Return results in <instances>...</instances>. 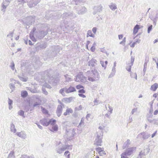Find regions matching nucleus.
Returning a JSON list of instances; mask_svg holds the SVG:
<instances>
[{"instance_id":"obj_1","label":"nucleus","mask_w":158,"mask_h":158,"mask_svg":"<svg viewBox=\"0 0 158 158\" xmlns=\"http://www.w3.org/2000/svg\"><path fill=\"white\" fill-rule=\"evenodd\" d=\"M51 72V70H47L44 72V77L45 81L48 82L50 84H53V83H56L59 81V79L56 76L50 77Z\"/></svg>"},{"instance_id":"obj_2","label":"nucleus","mask_w":158,"mask_h":158,"mask_svg":"<svg viewBox=\"0 0 158 158\" xmlns=\"http://www.w3.org/2000/svg\"><path fill=\"white\" fill-rule=\"evenodd\" d=\"M87 73H90V75L88 77V80L89 81L93 82L99 79V75L98 72L96 70H92L91 71H88Z\"/></svg>"},{"instance_id":"obj_3","label":"nucleus","mask_w":158,"mask_h":158,"mask_svg":"<svg viewBox=\"0 0 158 158\" xmlns=\"http://www.w3.org/2000/svg\"><path fill=\"white\" fill-rule=\"evenodd\" d=\"M46 26V24H42L41 25V29L38 31H36L35 33V36L40 39L43 38L48 33V30H44V28Z\"/></svg>"},{"instance_id":"obj_4","label":"nucleus","mask_w":158,"mask_h":158,"mask_svg":"<svg viewBox=\"0 0 158 158\" xmlns=\"http://www.w3.org/2000/svg\"><path fill=\"white\" fill-rule=\"evenodd\" d=\"M100 133V135L97 134L96 137L95 139L94 143V145L97 146H101L102 145V136L103 135V134L102 132V131Z\"/></svg>"},{"instance_id":"obj_5","label":"nucleus","mask_w":158,"mask_h":158,"mask_svg":"<svg viewBox=\"0 0 158 158\" xmlns=\"http://www.w3.org/2000/svg\"><path fill=\"white\" fill-rule=\"evenodd\" d=\"M74 8L79 15H83L85 13L87 10V9L85 6L81 7L79 9L77 6H75Z\"/></svg>"},{"instance_id":"obj_6","label":"nucleus","mask_w":158,"mask_h":158,"mask_svg":"<svg viewBox=\"0 0 158 158\" xmlns=\"http://www.w3.org/2000/svg\"><path fill=\"white\" fill-rule=\"evenodd\" d=\"M75 81L77 82L81 81L82 82H85L86 81V77L84 76L81 73L78 74L75 78Z\"/></svg>"},{"instance_id":"obj_7","label":"nucleus","mask_w":158,"mask_h":158,"mask_svg":"<svg viewBox=\"0 0 158 158\" xmlns=\"http://www.w3.org/2000/svg\"><path fill=\"white\" fill-rule=\"evenodd\" d=\"M60 51V47L58 46H53L51 52L52 55L54 57L56 56Z\"/></svg>"},{"instance_id":"obj_8","label":"nucleus","mask_w":158,"mask_h":158,"mask_svg":"<svg viewBox=\"0 0 158 158\" xmlns=\"http://www.w3.org/2000/svg\"><path fill=\"white\" fill-rule=\"evenodd\" d=\"M135 147H131L127 149L124 152L127 156H130L135 151Z\"/></svg>"},{"instance_id":"obj_9","label":"nucleus","mask_w":158,"mask_h":158,"mask_svg":"<svg viewBox=\"0 0 158 158\" xmlns=\"http://www.w3.org/2000/svg\"><path fill=\"white\" fill-rule=\"evenodd\" d=\"M134 58L132 56L131 57L130 63L128 64V66L126 68V69L128 72H131V66L133 65L134 61Z\"/></svg>"},{"instance_id":"obj_10","label":"nucleus","mask_w":158,"mask_h":158,"mask_svg":"<svg viewBox=\"0 0 158 158\" xmlns=\"http://www.w3.org/2000/svg\"><path fill=\"white\" fill-rule=\"evenodd\" d=\"M47 47V44L45 43H42L40 44H37L35 47L36 50H39L45 48Z\"/></svg>"},{"instance_id":"obj_11","label":"nucleus","mask_w":158,"mask_h":158,"mask_svg":"<svg viewBox=\"0 0 158 158\" xmlns=\"http://www.w3.org/2000/svg\"><path fill=\"white\" fill-rule=\"evenodd\" d=\"M63 110V108L61 105L58 106L56 110V114L57 116L59 117L60 116Z\"/></svg>"},{"instance_id":"obj_12","label":"nucleus","mask_w":158,"mask_h":158,"mask_svg":"<svg viewBox=\"0 0 158 158\" xmlns=\"http://www.w3.org/2000/svg\"><path fill=\"white\" fill-rule=\"evenodd\" d=\"M144 149L143 151H142L140 152L139 154L140 155H143V156H145L149 152L150 148L148 147H144Z\"/></svg>"},{"instance_id":"obj_13","label":"nucleus","mask_w":158,"mask_h":158,"mask_svg":"<svg viewBox=\"0 0 158 158\" xmlns=\"http://www.w3.org/2000/svg\"><path fill=\"white\" fill-rule=\"evenodd\" d=\"M16 135L21 138L25 139L27 138V135L24 131H21L19 132H17Z\"/></svg>"},{"instance_id":"obj_14","label":"nucleus","mask_w":158,"mask_h":158,"mask_svg":"<svg viewBox=\"0 0 158 158\" xmlns=\"http://www.w3.org/2000/svg\"><path fill=\"white\" fill-rule=\"evenodd\" d=\"M139 135H142V138L143 139H148L151 136L150 134L146 132H142Z\"/></svg>"},{"instance_id":"obj_15","label":"nucleus","mask_w":158,"mask_h":158,"mask_svg":"<svg viewBox=\"0 0 158 158\" xmlns=\"http://www.w3.org/2000/svg\"><path fill=\"white\" fill-rule=\"evenodd\" d=\"M65 88L66 89V93L67 94L74 92L76 90L75 88L72 86H70L69 88L66 87Z\"/></svg>"},{"instance_id":"obj_16","label":"nucleus","mask_w":158,"mask_h":158,"mask_svg":"<svg viewBox=\"0 0 158 158\" xmlns=\"http://www.w3.org/2000/svg\"><path fill=\"white\" fill-rule=\"evenodd\" d=\"M40 122L41 124L44 126H47L49 125L48 119L46 118L41 120Z\"/></svg>"},{"instance_id":"obj_17","label":"nucleus","mask_w":158,"mask_h":158,"mask_svg":"<svg viewBox=\"0 0 158 158\" xmlns=\"http://www.w3.org/2000/svg\"><path fill=\"white\" fill-rule=\"evenodd\" d=\"M97 61L94 59H92L88 63V65L92 67H95V64H96Z\"/></svg>"},{"instance_id":"obj_18","label":"nucleus","mask_w":158,"mask_h":158,"mask_svg":"<svg viewBox=\"0 0 158 158\" xmlns=\"http://www.w3.org/2000/svg\"><path fill=\"white\" fill-rule=\"evenodd\" d=\"M148 122L153 125L158 126V119H152L148 121Z\"/></svg>"},{"instance_id":"obj_19","label":"nucleus","mask_w":158,"mask_h":158,"mask_svg":"<svg viewBox=\"0 0 158 158\" xmlns=\"http://www.w3.org/2000/svg\"><path fill=\"white\" fill-rule=\"evenodd\" d=\"M72 145H63L61 147L63 151H64L66 149L69 150L72 149Z\"/></svg>"},{"instance_id":"obj_20","label":"nucleus","mask_w":158,"mask_h":158,"mask_svg":"<svg viewBox=\"0 0 158 158\" xmlns=\"http://www.w3.org/2000/svg\"><path fill=\"white\" fill-rule=\"evenodd\" d=\"M27 20L29 21V22L26 23L27 25H29L30 24H31L34 21L35 19L32 16L28 17L27 19Z\"/></svg>"},{"instance_id":"obj_21","label":"nucleus","mask_w":158,"mask_h":158,"mask_svg":"<svg viewBox=\"0 0 158 158\" xmlns=\"http://www.w3.org/2000/svg\"><path fill=\"white\" fill-rule=\"evenodd\" d=\"M130 144V140L129 139H128L124 143L123 146V149H125L126 148L128 147L129 146Z\"/></svg>"},{"instance_id":"obj_22","label":"nucleus","mask_w":158,"mask_h":158,"mask_svg":"<svg viewBox=\"0 0 158 158\" xmlns=\"http://www.w3.org/2000/svg\"><path fill=\"white\" fill-rule=\"evenodd\" d=\"M73 112V110L71 108H68L66 110V112L64 113V115L66 116L69 115L70 113H72Z\"/></svg>"},{"instance_id":"obj_23","label":"nucleus","mask_w":158,"mask_h":158,"mask_svg":"<svg viewBox=\"0 0 158 158\" xmlns=\"http://www.w3.org/2000/svg\"><path fill=\"white\" fill-rule=\"evenodd\" d=\"M139 28V25L138 24L136 25L134 28L133 34L134 35L136 34Z\"/></svg>"},{"instance_id":"obj_24","label":"nucleus","mask_w":158,"mask_h":158,"mask_svg":"<svg viewBox=\"0 0 158 158\" xmlns=\"http://www.w3.org/2000/svg\"><path fill=\"white\" fill-rule=\"evenodd\" d=\"M158 84L156 83H155L151 86V89L153 91H155L158 88Z\"/></svg>"},{"instance_id":"obj_25","label":"nucleus","mask_w":158,"mask_h":158,"mask_svg":"<svg viewBox=\"0 0 158 158\" xmlns=\"http://www.w3.org/2000/svg\"><path fill=\"white\" fill-rule=\"evenodd\" d=\"M94 10H97V12H100L102 9V6L101 5H99L98 6H95L94 8Z\"/></svg>"},{"instance_id":"obj_26","label":"nucleus","mask_w":158,"mask_h":158,"mask_svg":"<svg viewBox=\"0 0 158 158\" xmlns=\"http://www.w3.org/2000/svg\"><path fill=\"white\" fill-rule=\"evenodd\" d=\"M61 17L63 19H66L67 18L70 17V12L65 13L61 15Z\"/></svg>"},{"instance_id":"obj_27","label":"nucleus","mask_w":158,"mask_h":158,"mask_svg":"<svg viewBox=\"0 0 158 158\" xmlns=\"http://www.w3.org/2000/svg\"><path fill=\"white\" fill-rule=\"evenodd\" d=\"M153 116V115L152 114L148 113V114H147L146 115V117L147 118V119L148 121L152 119Z\"/></svg>"},{"instance_id":"obj_28","label":"nucleus","mask_w":158,"mask_h":158,"mask_svg":"<svg viewBox=\"0 0 158 158\" xmlns=\"http://www.w3.org/2000/svg\"><path fill=\"white\" fill-rule=\"evenodd\" d=\"M72 100V98L70 97L68 98H64L63 99V100L65 101L66 103H68L71 102Z\"/></svg>"},{"instance_id":"obj_29","label":"nucleus","mask_w":158,"mask_h":158,"mask_svg":"<svg viewBox=\"0 0 158 158\" xmlns=\"http://www.w3.org/2000/svg\"><path fill=\"white\" fill-rule=\"evenodd\" d=\"M66 88L65 87L61 89L59 91V93L61 94L63 96H64L65 94L64 93V92L66 93Z\"/></svg>"},{"instance_id":"obj_30","label":"nucleus","mask_w":158,"mask_h":158,"mask_svg":"<svg viewBox=\"0 0 158 158\" xmlns=\"http://www.w3.org/2000/svg\"><path fill=\"white\" fill-rule=\"evenodd\" d=\"M10 129L11 131H13L14 133H15L16 132V130L15 128V126L13 123H11L10 124Z\"/></svg>"},{"instance_id":"obj_31","label":"nucleus","mask_w":158,"mask_h":158,"mask_svg":"<svg viewBox=\"0 0 158 158\" xmlns=\"http://www.w3.org/2000/svg\"><path fill=\"white\" fill-rule=\"evenodd\" d=\"M90 36L92 37H94V35L92 33L91 30H89L87 32V37Z\"/></svg>"},{"instance_id":"obj_32","label":"nucleus","mask_w":158,"mask_h":158,"mask_svg":"<svg viewBox=\"0 0 158 158\" xmlns=\"http://www.w3.org/2000/svg\"><path fill=\"white\" fill-rule=\"evenodd\" d=\"M109 7L111 9L113 10L117 8L116 5L115 4L112 3L109 6Z\"/></svg>"},{"instance_id":"obj_33","label":"nucleus","mask_w":158,"mask_h":158,"mask_svg":"<svg viewBox=\"0 0 158 158\" xmlns=\"http://www.w3.org/2000/svg\"><path fill=\"white\" fill-rule=\"evenodd\" d=\"M28 94L27 92L26 91H23L22 92L21 95V96L23 98L26 97Z\"/></svg>"},{"instance_id":"obj_34","label":"nucleus","mask_w":158,"mask_h":158,"mask_svg":"<svg viewBox=\"0 0 158 158\" xmlns=\"http://www.w3.org/2000/svg\"><path fill=\"white\" fill-rule=\"evenodd\" d=\"M56 152L59 154H61L64 151L60 146H59L58 148L56 149Z\"/></svg>"},{"instance_id":"obj_35","label":"nucleus","mask_w":158,"mask_h":158,"mask_svg":"<svg viewBox=\"0 0 158 158\" xmlns=\"http://www.w3.org/2000/svg\"><path fill=\"white\" fill-rule=\"evenodd\" d=\"M56 122V120L55 119H52L49 120H48L49 125H54L55 124Z\"/></svg>"},{"instance_id":"obj_36","label":"nucleus","mask_w":158,"mask_h":158,"mask_svg":"<svg viewBox=\"0 0 158 158\" xmlns=\"http://www.w3.org/2000/svg\"><path fill=\"white\" fill-rule=\"evenodd\" d=\"M84 126H85V124H84V119L83 118H82L81 119V121L79 124L78 127H81V126L84 127Z\"/></svg>"},{"instance_id":"obj_37","label":"nucleus","mask_w":158,"mask_h":158,"mask_svg":"<svg viewBox=\"0 0 158 158\" xmlns=\"http://www.w3.org/2000/svg\"><path fill=\"white\" fill-rule=\"evenodd\" d=\"M34 35H35L33 34L32 32H30V36L31 39L32 40V41H35L36 40L34 37Z\"/></svg>"},{"instance_id":"obj_38","label":"nucleus","mask_w":158,"mask_h":158,"mask_svg":"<svg viewBox=\"0 0 158 158\" xmlns=\"http://www.w3.org/2000/svg\"><path fill=\"white\" fill-rule=\"evenodd\" d=\"M24 112L22 110H20L18 112V114L19 115L25 118V116H24Z\"/></svg>"},{"instance_id":"obj_39","label":"nucleus","mask_w":158,"mask_h":158,"mask_svg":"<svg viewBox=\"0 0 158 158\" xmlns=\"http://www.w3.org/2000/svg\"><path fill=\"white\" fill-rule=\"evenodd\" d=\"M11 0H5L3 1L2 3L4 5H5L6 6H8L9 4L11 2Z\"/></svg>"},{"instance_id":"obj_40","label":"nucleus","mask_w":158,"mask_h":158,"mask_svg":"<svg viewBox=\"0 0 158 158\" xmlns=\"http://www.w3.org/2000/svg\"><path fill=\"white\" fill-rule=\"evenodd\" d=\"M69 76V75L67 74L64 75V76L66 79V81L67 82H69V81H72V79L70 77H68Z\"/></svg>"},{"instance_id":"obj_41","label":"nucleus","mask_w":158,"mask_h":158,"mask_svg":"<svg viewBox=\"0 0 158 158\" xmlns=\"http://www.w3.org/2000/svg\"><path fill=\"white\" fill-rule=\"evenodd\" d=\"M7 7V6H6L5 5H4V4H3L2 3L1 10L2 11L3 13L5 12V9H6Z\"/></svg>"},{"instance_id":"obj_42","label":"nucleus","mask_w":158,"mask_h":158,"mask_svg":"<svg viewBox=\"0 0 158 158\" xmlns=\"http://www.w3.org/2000/svg\"><path fill=\"white\" fill-rule=\"evenodd\" d=\"M41 109L42 113L45 114H47L48 113V111L44 108L41 106Z\"/></svg>"},{"instance_id":"obj_43","label":"nucleus","mask_w":158,"mask_h":158,"mask_svg":"<svg viewBox=\"0 0 158 158\" xmlns=\"http://www.w3.org/2000/svg\"><path fill=\"white\" fill-rule=\"evenodd\" d=\"M77 17V15L75 14H73L70 12V17L71 19H74Z\"/></svg>"},{"instance_id":"obj_44","label":"nucleus","mask_w":158,"mask_h":158,"mask_svg":"<svg viewBox=\"0 0 158 158\" xmlns=\"http://www.w3.org/2000/svg\"><path fill=\"white\" fill-rule=\"evenodd\" d=\"M14 34V31L12 32H10V33L7 35V37L10 38L11 39V40H12V37L13 36V35Z\"/></svg>"},{"instance_id":"obj_45","label":"nucleus","mask_w":158,"mask_h":158,"mask_svg":"<svg viewBox=\"0 0 158 158\" xmlns=\"http://www.w3.org/2000/svg\"><path fill=\"white\" fill-rule=\"evenodd\" d=\"M52 128L54 131H56L58 130V127L57 125H55L52 127Z\"/></svg>"},{"instance_id":"obj_46","label":"nucleus","mask_w":158,"mask_h":158,"mask_svg":"<svg viewBox=\"0 0 158 158\" xmlns=\"http://www.w3.org/2000/svg\"><path fill=\"white\" fill-rule=\"evenodd\" d=\"M28 5L29 7L30 8H32L36 6V5H35V3H34L33 2H31L28 4Z\"/></svg>"},{"instance_id":"obj_47","label":"nucleus","mask_w":158,"mask_h":158,"mask_svg":"<svg viewBox=\"0 0 158 158\" xmlns=\"http://www.w3.org/2000/svg\"><path fill=\"white\" fill-rule=\"evenodd\" d=\"M116 72L114 71H111V72L110 73V74L109 75L108 78H111L113 77L115 74Z\"/></svg>"},{"instance_id":"obj_48","label":"nucleus","mask_w":158,"mask_h":158,"mask_svg":"<svg viewBox=\"0 0 158 158\" xmlns=\"http://www.w3.org/2000/svg\"><path fill=\"white\" fill-rule=\"evenodd\" d=\"M108 106L109 109V110H108V111L110 112V114H111L112 113L113 108L109 104L108 105Z\"/></svg>"},{"instance_id":"obj_49","label":"nucleus","mask_w":158,"mask_h":158,"mask_svg":"<svg viewBox=\"0 0 158 158\" xmlns=\"http://www.w3.org/2000/svg\"><path fill=\"white\" fill-rule=\"evenodd\" d=\"M137 111V108H135L132 110L131 114H134V113L136 112Z\"/></svg>"},{"instance_id":"obj_50","label":"nucleus","mask_w":158,"mask_h":158,"mask_svg":"<svg viewBox=\"0 0 158 158\" xmlns=\"http://www.w3.org/2000/svg\"><path fill=\"white\" fill-rule=\"evenodd\" d=\"M64 155L67 157V158H69L70 154H69V151H66L65 152Z\"/></svg>"},{"instance_id":"obj_51","label":"nucleus","mask_w":158,"mask_h":158,"mask_svg":"<svg viewBox=\"0 0 158 158\" xmlns=\"http://www.w3.org/2000/svg\"><path fill=\"white\" fill-rule=\"evenodd\" d=\"M152 25H151L148 27V32L149 33L150 31L152 30Z\"/></svg>"},{"instance_id":"obj_52","label":"nucleus","mask_w":158,"mask_h":158,"mask_svg":"<svg viewBox=\"0 0 158 158\" xmlns=\"http://www.w3.org/2000/svg\"><path fill=\"white\" fill-rule=\"evenodd\" d=\"M75 4L76 5H81V1L79 0H75Z\"/></svg>"},{"instance_id":"obj_53","label":"nucleus","mask_w":158,"mask_h":158,"mask_svg":"<svg viewBox=\"0 0 158 158\" xmlns=\"http://www.w3.org/2000/svg\"><path fill=\"white\" fill-rule=\"evenodd\" d=\"M127 155H126L124 152L122 153L121 155V158H128L127 156Z\"/></svg>"},{"instance_id":"obj_54","label":"nucleus","mask_w":158,"mask_h":158,"mask_svg":"<svg viewBox=\"0 0 158 158\" xmlns=\"http://www.w3.org/2000/svg\"><path fill=\"white\" fill-rule=\"evenodd\" d=\"M10 64L11 65L10 66L11 68L13 70H14L15 68V64L14 63V62L13 61H12V62H11Z\"/></svg>"},{"instance_id":"obj_55","label":"nucleus","mask_w":158,"mask_h":158,"mask_svg":"<svg viewBox=\"0 0 158 158\" xmlns=\"http://www.w3.org/2000/svg\"><path fill=\"white\" fill-rule=\"evenodd\" d=\"M40 105V104L37 102H35L33 105V107H39Z\"/></svg>"},{"instance_id":"obj_56","label":"nucleus","mask_w":158,"mask_h":158,"mask_svg":"<svg viewBox=\"0 0 158 158\" xmlns=\"http://www.w3.org/2000/svg\"><path fill=\"white\" fill-rule=\"evenodd\" d=\"M14 152L13 151H11L10 153H9L8 157V158H10V157H11L14 154Z\"/></svg>"},{"instance_id":"obj_57","label":"nucleus","mask_w":158,"mask_h":158,"mask_svg":"<svg viewBox=\"0 0 158 158\" xmlns=\"http://www.w3.org/2000/svg\"><path fill=\"white\" fill-rule=\"evenodd\" d=\"M100 64H101L102 66L104 68V69H105L106 67V64H105L104 63L103 61H100Z\"/></svg>"},{"instance_id":"obj_58","label":"nucleus","mask_w":158,"mask_h":158,"mask_svg":"<svg viewBox=\"0 0 158 158\" xmlns=\"http://www.w3.org/2000/svg\"><path fill=\"white\" fill-rule=\"evenodd\" d=\"M96 151L98 152L99 153L100 152H101L102 150H103L101 148L98 147V148H96Z\"/></svg>"},{"instance_id":"obj_59","label":"nucleus","mask_w":158,"mask_h":158,"mask_svg":"<svg viewBox=\"0 0 158 158\" xmlns=\"http://www.w3.org/2000/svg\"><path fill=\"white\" fill-rule=\"evenodd\" d=\"M98 154H99L100 156H103V155H106V154L105 151H104L103 150H102L101 152L99 153Z\"/></svg>"},{"instance_id":"obj_60","label":"nucleus","mask_w":158,"mask_h":158,"mask_svg":"<svg viewBox=\"0 0 158 158\" xmlns=\"http://www.w3.org/2000/svg\"><path fill=\"white\" fill-rule=\"evenodd\" d=\"M40 1V0H33V2L35 5H37Z\"/></svg>"},{"instance_id":"obj_61","label":"nucleus","mask_w":158,"mask_h":158,"mask_svg":"<svg viewBox=\"0 0 158 158\" xmlns=\"http://www.w3.org/2000/svg\"><path fill=\"white\" fill-rule=\"evenodd\" d=\"M82 106L81 105L79 106L78 107H76L75 110H81Z\"/></svg>"},{"instance_id":"obj_62","label":"nucleus","mask_w":158,"mask_h":158,"mask_svg":"<svg viewBox=\"0 0 158 158\" xmlns=\"http://www.w3.org/2000/svg\"><path fill=\"white\" fill-rule=\"evenodd\" d=\"M10 89H13L15 88V86L14 84L10 83Z\"/></svg>"},{"instance_id":"obj_63","label":"nucleus","mask_w":158,"mask_h":158,"mask_svg":"<svg viewBox=\"0 0 158 158\" xmlns=\"http://www.w3.org/2000/svg\"><path fill=\"white\" fill-rule=\"evenodd\" d=\"M20 158H30V157L27 155H23L21 156Z\"/></svg>"},{"instance_id":"obj_64","label":"nucleus","mask_w":158,"mask_h":158,"mask_svg":"<svg viewBox=\"0 0 158 158\" xmlns=\"http://www.w3.org/2000/svg\"><path fill=\"white\" fill-rule=\"evenodd\" d=\"M78 92L79 94L84 93H85V91L83 89H79L78 90Z\"/></svg>"}]
</instances>
